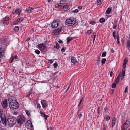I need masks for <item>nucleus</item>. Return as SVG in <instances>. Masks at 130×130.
Segmentation results:
<instances>
[{
  "label": "nucleus",
  "mask_w": 130,
  "mask_h": 130,
  "mask_svg": "<svg viewBox=\"0 0 130 130\" xmlns=\"http://www.w3.org/2000/svg\"><path fill=\"white\" fill-rule=\"evenodd\" d=\"M75 23V21L73 18H67L65 22L66 25L70 26L73 25Z\"/></svg>",
  "instance_id": "7ed1b4c3"
},
{
  "label": "nucleus",
  "mask_w": 130,
  "mask_h": 130,
  "mask_svg": "<svg viewBox=\"0 0 130 130\" xmlns=\"http://www.w3.org/2000/svg\"><path fill=\"white\" fill-rule=\"evenodd\" d=\"M126 45L127 48H129L130 46V39H129L127 40Z\"/></svg>",
  "instance_id": "dca6fc26"
},
{
  "label": "nucleus",
  "mask_w": 130,
  "mask_h": 130,
  "mask_svg": "<svg viewBox=\"0 0 130 130\" xmlns=\"http://www.w3.org/2000/svg\"><path fill=\"white\" fill-rule=\"evenodd\" d=\"M35 52L37 54H39L40 53V52L38 49H36L35 50Z\"/></svg>",
  "instance_id": "cd10ccee"
},
{
  "label": "nucleus",
  "mask_w": 130,
  "mask_h": 130,
  "mask_svg": "<svg viewBox=\"0 0 130 130\" xmlns=\"http://www.w3.org/2000/svg\"><path fill=\"white\" fill-rule=\"evenodd\" d=\"M115 84V83L112 84V87L113 88H115L116 86V84Z\"/></svg>",
  "instance_id": "2f4dec72"
},
{
  "label": "nucleus",
  "mask_w": 130,
  "mask_h": 130,
  "mask_svg": "<svg viewBox=\"0 0 130 130\" xmlns=\"http://www.w3.org/2000/svg\"><path fill=\"white\" fill-rule=\"evenodd\" d=\"M25 112L27 115L29 116H30V111L27 110H25Z\"/></svg>",
  "instance_id": "4be33fe9"
},
{
  "label": "nucleus",
  "mask_w": 130,
  "mask_h": 130,
  "mask_svg": "<svg viewBox=\"0 0 130 130\" xmlns=\"http://www.w3.org/2000/svg\"><path fill=\"white\" fill-rule=\"evenodd\" d=\"M0 112V117L1 119L2 122L3 124L6 126V124H7V122L8 124V125L11 126L15 124L16 122L17 119L15 118L14 117H12V118H9L7 119V120H6V118L5 115L4 114Z\"/></svg>",
  "instance_id": "f257e3e1"
},
{
  "label": "nucleus",
  "mask_w": 130,
  "mask_h": 130,
  "mask_svg": "<svg viewBox=\"0 0 130 130\" xmlns=\"http://www.w3.org/2000/svg\"><path fill=\"white\" fill-rule=\"evenodd\" d=\"M40 113L42 115V116L43 117H44L45 120H47V118L49 117L48 115H46L45 114H44L43 112H42L41 111H40Z\"/></svg>",
  "instance_id": "ddd939ff"
},
{
  "label": "nucleus",
  "mask_w": 130,
  "mask_h": 130,
  "mask_svg": "<svg viewBox=\"0 0 130 130\" xmlns=\"http://www.w3.org/2000/svg\"><path fill=\"white\" fill-rule=\"evenodd\" d=\"M116 32L115 31L113 33V36L115 39H116Z\"/></svg>",
  "instance_id": "de8ad7c7"
},
{
  "label": "nucleus",
  "mask_w": 130,
  "mask_h": 130,
  "mask_svg": "<svg viewBox=\"0 0 130 130\" xmlns=\"http://www.w3.org/2000/svg\"><path fill=\"white\" fill-rule=\"evenodd\" d=\"M122 117L123 118H124L125 116H124V113H122Z\"/></svg>",
  "instance_id": "e2e57ef3"
},
{
  "label": "nucleus",
  "mask_w": 130,
  "mask_h": 130,
  "mask_svg": "<svg viewBox=\"0 0 130 130\" xmlns=\"http://www.w3.org/2000/svg\"><path fill=\"white\" fill-rule=\"evenodd\" d=\"M58 22L56 21H55L52 23L51 26L52 28H55L58 27Z\"/></svg>",
  "instance_id": "423d86ee"
},
{
  "label": "nucleus",
  "mask_w": 130,
  "mask_h": 130,
  "mask_svg": "<svg viewBox=\"0 0 130 130\" xmlns=\"http://www.w3.org/2000/svg\"><path fill=\"white\" fill-rule=\"evenodd\" d=\"M61 30V28H59L57 29L54 30L52 31V33L53 34H56V33H60Z\"/></svg>",
  "instance_id": "9b49d317"
},
{
  "label": "nucleus",
  "mask_w": 130,
  "mask_h": 130,
  "mask_svg": "<svg viewBox=\"0 0 130 130\" xmlns=\"http://www.w3.org/2000/svg\"><path fill=\"white\" fill-rule=\"evenodd\" d=\"M54 67L55 68H56L58 66V64L57 62H55L53 64Z\"/></svg>",
  "instance_id": "c756f323"
},
{
  "label": "nucleus",
  "mask_w": 130,
  "mask_h": 130,
  "mask_svg": "<svg viewBox=\"0 0 130 130\" xmlns=\"http://www.w3.org/2000/svg\"><path fill=\"white\" fill-rule=\"evenodd\" d=\"M121 76L119 75L118 76L114 82L115 84H117L118 82L119 81V79L120 78Z\"/></svg>",
  "instance_id": "4468645a"
},
{
  "label": "nucleus",
  "mask_w": 130,
  "mask_h": 130,
  "mask_svg": "<svg viewBox=\"0 0 130 130\" xmlns=\"http://www.w3.org/2000/svg\"><path fill=\"white\" fill-rule=\"evenodd\" d=\"M83 97L81 99H80V100L79 102V104H81L82 101H83Z\"/></svg>",
  "instance_id": "5fc2aeb1"
},
{
  "label": "nucleus",
  "mask_w": 130,
  "mask_h": 130,
  "mask_svg": "<svg viewBox=\"0 0 130 130\" xmlns=\"http://www.w3.org/2000/svg\"><path fill=\"white\" fill-rule=\"evenodd\" d=\"M106 55V52H104L103 53L102 55V57H105Z\"/></svg>",
  "instance_id": "bb28decb"
},
{
  "label": "nucleus",
  "mask_w": 130,
  "mask_h": 130,
  "mask_svg": "<svg viewBox=\"0 0 130 130\" xmlns=\"http://www.w3.org/2000/svg\"><path fill=\"white\" fill-rule=\"evenodd\" d=\"M128 86H127L125 88V90L124 91V92L126 93L128 92Z\"/></svg>",
  "instance_id": "c03bdc74"
},
{
  "label": "nucleus",
  "mask_w": 130,
  "mask_h": 130,
  "mask_svg": "<svg viewBox=\"0 0 130 130\" xmlns=\"http://www.w3.org/2000/svg\"><path fill=\"white\" fill-rule=\"evenodd\" d=\"M115 117H113V118L112 120V124L115 123Z\"/></svg>",
  "instance_id": "e433bc0d"
},
{
  "label": "nucleus",
  "mask_w": 130,
  "mask_h": 130,
  "mask_svg": "<svg viewBox=\"0 0 130 130\" xmlns=\"http://www.w3.org/2000/svg\"><path fill=\"white\" fill-rule=\"evenodd\" d=\"M21 11L20 9H17L15 11V13L17 14H18V15L20 14Z\"/></svg>",
  "instance_id": "aec40b11"
},
{
  "label": "nucleus",
  "mask_w": 130,
  "mask_h": 130,
  "mask_svg": "<svg viewBox=\"0 0 130 130\" xmlns=\"http://www.w3.org/2000/svg\"><path fill=\"white\" fill-rule=\"evenodd\" d=\"M95 23V22L94 21L91 22H90V23L91 24H94Z\"/></svg>",
  "instance_id": "338daca9"
},
{
  "label": "nucleus",
  "mask_w": 130,
  "mask_h": 130,
  "mask_svg": "<svg viewBox=\"0 0 130 130\" xmlns=\"http://www.w3.org/2000/svg\"><path fill=\"white\" fill-rule=\"evenodd\" d=\"M82 114L81 113L79 115H78V117L80 119V118L82 116Z\"/></svg>",
  "instance_id": "bf43d9fd"
},
{
  "label": "nucleus",
  "mask_w": 130,
  "mask_h": 130,
  "mask_svg": "<svg viewBox=\"0 0 130 130\" xmlns=\"http://www.w3.org/2000/svg\"><path fill=\"white\" fill-rule=\"evenodd\" d=\"M105 21V19L103 18H101L100 20L99 21L100 22L102 23L104 22Z\"/></svg>",
  "instance_id": "412c9836"
},
{
  "label": "nucleus",
  "mask_w": 130,
  "mask_h": 130,
  "mask_svg": "<svg viewBox=\"0 0 130 130\" xmlns=\"http://www.w3.org/2000/svg\"><path fill=\"white\" fill-rule=\"evenodd\" d=\"M54 60L52 59L48 61V62L50 64H52L53 63Z\"/></svg>",
  "instance_id": "c9c22d12"
},
{
  "label": "nucleus",
  "mask_w": 130,
  "mask_h": 130,
  "mask_svg": "<svg viewBox=\"0 0 130 130\" xmlns=\"http://www.w3.org/2000/svg\"><path fill=\"white\" fill-rule=\"evenodd\" d=\"M13 57L15 59H17V55H15L14 56H13Z\"/></svg>",
  "instance_id": "69168bd1"
},
{
  "label": "nucleus",
  "mask_w": 130,
  "mask_h": 130,
  "mask_svg": "<svg viewBox=\"0 0 130 130\" xmlns=\"http://www.w3.org/2000/svg\"><path fill=\"white\" fill-rule=\"evenodd\" d=\"M33 9L34 8H33L31 7H29L27 8L26 11L27 13H30L31 12Z\"/></svg>",
  "instance_id": "f8f14e48"
},
{
  "label": "nucleus",
  "mask_w": 130,
  "mask_h": 130,
  "mask_svg": "<svg viewBox=\"0 0 130 130\" xmlns=\"http://www.w3.org/2000/svg\"><path fill=\"white\" fill-rule=\"evenodd\" d=\"M2 49H0V57L2 58L3 57L4 54V51L2 50Z\"/></svg>",
  "instance_id": "2eb2a0df"
},
{
  "label": "nucleus",
  "mask_w": 130,
  "mask_h": 130,
  "mask_svg": "<svg viewBox=\"0 0 130 130\" xmlns=\"http://www.w3.org/2000/svg\"><path fill=\"white\" fill-rule=\"evenodd\" d=\"M117 43H119L120 42L119 41V36L118 35H117Z\"/></svg>",
  "instance_id": "4c0bfd02"
},
{
  "label": "nucleus",
  "mask_w": 130,
  "mask_h": 130,
  "mask_svg": "<svg viewBox=\"0 0 130 130\" xmlns=\"http://www.w3.org/2000/svg\"><path fill=\"white\" fill-rule=\"evenodd\" d=\"M71 62L73 63L74 65L76 64L79 62L78 61L76 60L75 57H72L71 58Z\"/></svg>",
  "instance_id": "6e6552de"
},
{
  "label": "nucleus",
  "mask_w": 130,
  "mask_h": 130,
  "mask_svg": "<svg viewBox=\"0 0 130 130\" xmlns=\"http://www.w3.org/2000/svg\"><path fill=\"white\" fill-rule=\"evenodd\" d=\"M53 130V129H52V128L51 127H50L48 129V130Z\"/></svg>",
  "instance_id": "774afa93"
},
{
  "label": "nucleus",
  "mask_w": 130,
  "mask_h": 130,
  "mask_svg": "<svg viewBox=\"0 0 130 130\" xmlns=\"http://www.w3.org/2000/svg\"><path fill=\"white\" fill-rule=\"evenodd\" d=\"M111 10V9L110 8H108L106 10V13L107 14H110Z\"/></svg>",
  "instance_id": "6ab92c4d"
},
{
  "label": "nucleus",
  "mask_w": 130,
  "mask_h": 130,
  "mask_svg": "<svg viewBox=\"0 0 130 130\" xmlns=\"http://www.w3.org/2000/svg\"><path fill=\"white\" fill-rule=\"evenodd\" d=\"M14 30L17 31H18L19 30V28L18 26H16L14 28Z\"/></svg>",
  "instance_id": "ea45409f"
},
{
  "label": "nucleus",
  "mask_w": 130,
  "mask_h": 130,
  "mask_svg": "<svg viewBox=\"0 0 130 130\" xmlns=\"http://www.w3.org/2000/svg\"><path fill=\"white\" fill-rule=\"evenodd\" d=\"M65 2L63 0H61L60 1V3L61 4L64 5L65 4Z\"/></svg>",
  "instance_id": "a878e982"
},
{
  "label": "nucleus",
  "mask_w": 130,
  "mask_h": 130,
  "mask_svg": "<svg viewBox=\"0 0 130 130\" xmlns=\"http://www.w3.org/2000/svg\"><path fill=\"white\" fill-rule=\"evenodd\" d=\"M78 11V9H76L75 10L72 11V12L75 13H76Z\"/></svg>",
  "instance_id": "f704fd0d"
},
{
  "label": "nucleus",
  "mask_w": 130,
  "mask_h": 130,
  "mask_svg": "<svg viewBox=\"0 0 130 130\" xmlns=\"http://www.w3.org/2000/svg\"><path fill=\"white\" fill-rule=\"evenodd\" d=\"M8 100L9 102V103H10L11 102H15L16 101V100L15 98L13 97L10 96L8 98Z\"/></svg>",
  "instance_id": "9d476101"
},
{
  "label": "nucleus",
  "mask_w": 130,
  "mask_h": 130,
  "mask_svg": "<svg viewBox=\"0 0 130 130\" xmlns=\"http://www.w3.org/2000/svg\"><path fill=\"white\" fill-rule=\"evenodd\" d=\"M32 94V93L30 92L29 93L26 95L27 97H29V96L31 94Z\"/></svg>",
  "instance_id": "603ef678"
},
{
  "label": "nucleus",
  "mask_w": 130,
  "mask_h": 130,
  "mask_svg": "<svg viewBox=\"0 0 130 130\" xmlns=\"http://www.w3.org/2000/svg\"><path fill=\"white\" fill-rule=\"evenodd\" d=\"M38 47L39 49H45L46 48V44L45 43H43L38 45Z\"/></svg>",
  "instance_id": "1a4fd4ad"
},
{
  "label": "nucleus",
  "mask_w": 130,
  "mask_h": 130,
  "mask_svg": "<svg viewBox=\"0 0 130 130\" xmlns=\"http://www.w3.org/2000/svg\"><path fill=\"white\" fill-rule=\"evenodd\" d=\"M71 85V84L70 83V84H69V85L68 87L67 88V89L65 91V93H66L67 92L68 90L69 89V88L70 87Z\"/></svg>",
  "instance_id": "473e14b6"
},
{
  "label": "nucleus",
  "mask_w": 130,
  "mask_h": 130,
  "mask_svg": "<svg viewBox=\"0 0 130 130\" xmlns=\"http://www.w3.org/2000/svg\"><path fill=\"white\" fill-rule=\"evenodd\" d=\"M106 60V59L105 58H103L101 60V63L102 65L105 63Z\"/></svg>",
  "instance_id": "5701e85b"
},
{
  "label": "nucleus",
  "mask_w": 130,
  "mask_h": 130,
  "mask_svg": "<svg viewBox=\"0 0 130 130\" xmlns=\"http://www.w3.org/2000/svg\"><path fill=\"white\" fill-rule=\"evenodd\" d=\"M112 74H113V72L112 71H111L110 72V76L111 77L112 76Z\"/></svg>",
  "instance_id": "13d9d810"
},
{
  "label": "nucleus",
  "mask_w": 130,
  "mask_h": 130,
  "mask_svg": "<svg viewBox=\"0 0 130 130\" xmlns=\"http://www.w3.org/2000/svg\"><path fill=\"white\" fill-rule=\"evenodd\" d=\"M24 20V18H23L21 17L17 19L16 22H19L22 21Z\"/></svg>",
  "instance_id": "a211bd4d"
},
{
  "label": "nucleus",
  "mask_w": 130,
  "mask_h": 130,
  "mask_svg": "<svg viewBox=\"0 0 130 130\" xmlns=\"http://www.w3.org/2000/svg\"><path fill=\"white\" fill-rule=\"evenodd\" d=\"M37 107L39 108H40L41 106L39 104V103L37 104Z\"/></svg>",
  "instance_id": "052dcab7"
},
{
  "label": "nucleus",
  "mask_w": 130,
  "mask_h": 130,
  "mask_svg": "<svg viewBox=\"0 0 130 130\" xmlns=\"http://www.w3.org/2000/svg\"><path fill=\"white\" fill-rule=\"evenodd\" d=\"M9 107L10 108L12 109H17L19 107V104L17 100L13 102H11L9 103Z\"/></svg>",
  "instance_id": "f03ea898"
},
{
  "label": "nucleus",
  "mask_w": 130,
  "mask_h": 130,
  "mask_svg": "<svg viewBox=\"0 0 130 130\" xmlns=\"http://www.w3.org/2000/svg\"><path fill=\"white\" fill-rule=\"evenodd\" d=\"M41 103L42 106L43 108L44 109L47 106V104L46 103V101L44 100H42L41 101Z\"/></svg>",
  "instance_id": "0eeeda50"
},
{
  "label": "nucleus",
  "mask_w": 130,
  "mask_h": 130,
  "mask_svg": "<svg viewBox=\"0 0 130 130\" xmlns=\"http://www.w3.org/2000/svg\"><path fill=\"white\" fill-rule=\"evenodd\" d=\"M97 111H98V113L99 114V112L100 111V108L99 107H98Z\"/></svg>",
  "instance_id": "8fccbe9b"
},
{
  "label": "nucleus",
  "mask_w": 130,
  "mask_h": 130,
  "mask_svg": "<svg viewBox=\"0 0 130 130\" xmlns=\"http://www.w3.org/2000/svg\"><path fill=\"white\" fill-rule=\"evenodd\" d=\"M117 27V24L116 23H114L113 25V28L115 29Z\"/></svg>",
  "instance_id": "72a5a7b5"
},
{
  "label": "nucleus",
  "mask_w": 130,
  "mask_h": 130,
  "mask_svg": "<svg viewBox=\"0 0 130 130\" xmlns=\"http://www.w3.org/2000/svg\"><path fill=\"white\" fill-rule=\"evenodd\" d=\"M111 52L112 53H113L114 52V51L113 50V49H111Z\"/></svg>",
  "instance_id": "0e129e2a"
},
{
  "label": "nucleus",
  "mask_w": 130,
  "mask_h": 130,
  "mask_svg": "<svg viewBox=\"0 0 130 130\" xmlns=\"http://www.w3.org/2000/svg\"><path fill=\"white\" fill-rule=\"evenodd\" d=\"M67 42H69L72 39V38L71 37H68L67 38Z\"/></svg>",
  "instance_id": "c85d7f7f"
},
{
  "label": "nucleus",
  "mask_w": 130,
  "mask_h": 130,
  "mask_svg": "<svg viewBox=\"0 0 130 130\" xmlns=\"http://www.w3.org/2000/svg\"><path fill=\"white\" fill-rule=\"evenodd\" d=\"M114 91V90L113 89H112L111 90V91H110V93H111V94H112L113 93V92Z\"/></svg>",
  "instance_id": "864d4df0"
},
{
  "label": "nucleus",
  "mask_w": 130,
  "mask_h": 130,
  "mask_svg": "<svg viewBox=\"0 0 130 130\" xmlns=\"http://www.w3.org/2000/svg\"><path fill=\"white\" fill-rule=\"evenodd\" d=\"M98 4V5H100L101 4V0H98L97 1Z\"/></svg>",
  "instance_id": "a18cd8bd"
},
{
  "label": "nucleus",
  "mask_w": 130,
  "mask_h": 130,
  "mask_svg": "<svg viewBox=\"0 0 130 130\" xmlns=\"http://www.w3.org/2000/svg\"><path fill=\"white\" fill-rule=\"evenodd\" d=\"M70 8L67 6H64L63 8V10L65 11H67L69 10Z\"/></svg>",
  "instance_id": "f3484780"
},
{
  "label": "nucleus",
  "mask_w": 130,
  "mask_h": 130,
  "mask_svg": "<svg viewBox=\"0 0 130 130\" xmlns=\"http://www.w3.org/2000/svg\"><path fill=\"white\" fill-rule=\"evenodd\" d=\"M29 124L28 125V126H30L31 127H32V122L30 121H29Z\"/></svg>",
  "instance_id": "79ce46f5"
},
{
  "label": "nucleus",
  "mask_w": 130,
  "mask_h": 130,
  "mask_svg": "<svg viewBox=\"0 0 130 130\" xmlns=\"http://www.w3.org/2000/svg\"><path fill=\"white\" fill-rule=\"evenodd\" d=\"M95 37L96 35H93L92 37V38H93V42L94 41Z\"/></svg>",
  "instance_id": "37998d69"
},
{
  "label": "nucleus",
  "mask_w": 130,
  "mask_h": 130,
  "mask_svg": "<svg viewBox=\"0 0 130 130\" xmlns=\"http://www.w3.org/2000/svg\"><path fill=\"white\" fill-rule=\"evenodd\" d=\"M59 4H55V8H57L59 7Z\"/></svg>",
  "instance_id": "09e8293b"
},
{
  "label": "nucleus",
  "mask_w": 130,
  "mask_h": 130,
  "mask_svg": "<svg viewBox=\"0 0 130 130\" xmlns=\"http://www.w3.org/2000/svg\"><path fill=\"white\" fill-rule=\"evenodd\" d=\"M2 105L4 109H6L8 107L7 100L5 99L2 103Z\"/></svg>",
  "instance_id": "39448f33"
},
{
  "label": "nucleus",
  "mask_w": 130,
  "mask_h": 130,
  "mask_svg": "<svg viewBox=\"0 0 130 130\" xmlns=\"http://www.w3.org/2000/svg\"><path fill=\"white\" fill-rule=\"evenodd\" d=\"M128 59L127 58H125V59H124L123 63H124L125 64H126V63L128 62Z\"/></svg>",
  "instance_id": "7c9ffc66"
},
{
  "label": "nucleus",
  "mask_w": 130,
  "mask_h": 130,
  "mask_svg": "<svg viewBox=\"0 0 130 130\" xmlns=\"http://www.w3.org/2000/svg\"><path fill=\"white\" fill-rule=\"evenodd\" d=\"M56 46H54V48H56V49H58L59 48V45L58 43H56Z\"/></svg>",
  "instance_id": "393cba45"
},
{
  "label": "nucleus",
  "mask_w": 130,
  "mask_h": 130,
  "mask_svg": "<svg viewBox=\"0 0 130 130\" xmlns=\"http://www.w3.org/2000/svg\"><path fill=\"white\" fill-rule=\"evenodd\" d=\"M9 19V18L8 17H6L3 18L4 21H6Z\"/></svg>",
  "instance_id": "b1692460"
},
{
  "label": "nucleus",
  "mask_w": 130,
  "mask_h": 130,
  "mask_svg": "<svg viewBox=\"0 0 130 130\" xmlns=\"http://www.w3.org/2000/svg\"><path fill=\"white\" fill-rule=\"evenodd\" d=\"M100 58H99L98 59V62L97 63V64H98L100 62Z\"/></svg>",
  "instance_id": "6e6d98bb"
},
{
  "label": "nucleus",
  "mask_w": 130,
  "mask_h": 130,
  "mask_svg": "<svg viewBox=\"0 0 130 130\" xmlns=\"http://www.w3.org/2000/svg\"><path fill=\"white\" fill-rule=\"evenodd\" d=\"M125 68H123V69H122V73H125Z\"/></svg>",
  "instance_id": "4d7b16f0"
},
{
  "label": "nucleus",
  "mask_w": 130,
  "mask_h": 130,
  "mask_svg": "<svg viewBox=\"0 0 130 130\" xmlns=\"http://www.w3.org/2000/svg\"><path fill=\"white\" fill-rule=\"evenodd\" d=\"M126 67V64H125L124 63H123V67L124 68H125Z\"/></svg>",
  "instance_id": "680f3d73"
},
{
  "label": "nucleus",
  "mask_w": 130,
  "mask_h": 130,
  "mask_svg": "<svg viewBox=\"0 0 130 130\" xmlns=\"http://www.w3.org/2000/svg\"><path fill=\"white\" fill-rule=\"evenodd\" d=\"M125 124L126 125V126H127V127L129 126V122L128 121H127L125 123Z\"/></svg>",
  "instance_id": "58836bf2"
},
{
  "label": "nucleus",
  "mask_w": 130,
  "mask_h": 130,
  "mask_svg": "<svg viewBox=\"0 0 130 130\" xmlns=\"http://www.w3.org/2000/svg\"><path fill=\"white\" fill-rule=\"evenodd\" d=\"M108 109V108L107 107H106L105 108H104V109L105 112H106L107 110Z\"/></svg>",
  "instance_id": "3c124183"
},
{
  "label": "nucleus",
  "mask_w": 130,
  "mask_h": 130,
  "mask_svg": "<svg viewBox=\"0 0 130 130\" xmlns=\"http://www.w3.org/2000/svg\"><path fill=\"white\" fill-rule=\"evenodd\" d=\"M110 118V117H106L105 118V119L106 120H109Z\"/></svg>",
  "instance_id": "49530a36"
},
{
  "label": "nucleus",
  "mask_w": 130,
  "mask_h": 130,
  "mask_svg": "<svg viewBox=\"0 0 130 130\" xmlns=\"http://www.w3.org/2000/svg\"><path fill=\"white\" fill-rule=\"evenodd\" d=\"M106 127V126H105V124H103V130H106L105 128Z\"/></svg>",
  "instance_id": "a19ab883"
},
{
  "label": "nucleus",
  "mask_w": 130,
  "mask_h": 130,
  "mask_svg": "<svg viewBox=\"0 0 130 130\" xmlns=\"http://www.w3.org/2000/svg\"><path fill=\"white\" fill-rule=\"evenodd\" d=\"M16 119L18 123L20 125L23 124L25 120V118L23 116L18 117Z\"/></svg>",
  "instance_id": "20e7f679"
}]
</instances>
